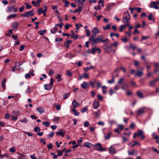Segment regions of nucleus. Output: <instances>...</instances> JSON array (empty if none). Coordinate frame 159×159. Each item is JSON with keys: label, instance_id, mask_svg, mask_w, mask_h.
Here are the masks:
<instances>
[{"label": "nucleus", "instance_id": "nucleus-1", "mask_svg": "<svg viewBox=\"0 0 159 159\" xmlns=\"http://www.w3.org/2000/svg\"><path fill=\"white\" fill-rule=\"evenodd\" d=\"M94 36H91L89 38V40L91 42L92 44H95L97 43L102 42L105 43L108 40V39H103V37L102 36L99 35L96 39H94Z\"/></svg>", "mask_w": 159, "mask_h": 159}, {"label": "nucleus", "instance_id": "nucleus-2", "mask_svg": "<svg viewBox=\"0 0 159 159\" xmlns=\"http://www.w3.org/2000/svg\"><path fill=\"white\" fill-rule=\"evenodd\" d=\"M139 136H141L140 139L141 140H143L145 138V136L144 134L143 131L138 130L137 133H134L133 138L135 139L136 137H139Z\"/></svg>", "mask_w": 159, "mask_h": 159}, {"label": "nucleus", "instance_id": "nucleus-3", "mask_svg": "<svg viewBox=\"0 0 159 159\" xmlns=\"http://www.w3.org/2000/svg\"><path fill=\"white\" fill-rule=\"evenodd\" d=\"M130 15L128 11L125 12L123 15V19L124 20L123 22L127 23V25L129 24V21L130 19Z\"/></svg>", "mask_w": 159, "mask_h": 159}, {"label": "nucleus", "instance_id": "nucleus-4", "mask_svg": "<svg viewBox=\"0 0 159 159\" xmlns=\"http://www.w3.org/2000/svg\"><path fill=\"white\" fill-rule=\"evenodd\" d=\"M93 148H95V150L98 151H104L106 150V148H103L101 144L100 143L93 145Z\"/></svg>", "mask_w": 159, "mask_h": 159}, {"label": "nucleus", "instance_id": "nucleus-5", "mask_svg": "<svg viewBox=\"0 0 159 159\" xmlns=\"http://www.w3.org/2000/svg\"><path fill=\"white\" fill-rule=\"evenodd\" d=\"M50 84H45L44 85V89L45 90H49L52 89V85L53 84V82H54V79L52 78H51L50 79Z\"/></svg>", "mask_w": 159, "mask_h": 159}, {"label": "nucleus", "instance_id": "nucleus-6", "mask_svg": "<svg viewBox=\"0 0 159 159\" xmlns=\"http://www.w3.org/2000/svg\"><path fill=\"white\" fill-rule=\"evenodd\" d=\"M104 49L105 52L107 53H109L111 52H114L115 50H114L112 48L111 46H108L107 45H103Z\"/></svg>", "mask_w": 159, "mask_h": 159}, {"label": "nucleus", "instance_id": "nucleus-7", "mask_svg": "<svg viewBox=\"0 0 159 159\" xmlns=\"http://www.w3.org/2000/svg\"><path fill=\"white\" fill-rule=\"evenodd\" d=\"M159 4V1L152 2L151 3L150 7L154 9H159V7L158 6Z\"/></svg>", "mask_w": 159, "mask_h": 159}, {"label": "nucleus", "instance_id": "nucleus-8", "mask_svg": "<svg viewBox=\"0 0 159 159\" xmlns=\"http://www.w3.org/2000/svg\"><path fill=\"white\" fill-rule=\"evenodd\" d=\"M33 11L32 10L25 12L22 14V16L24 17H29L33 16Z\"/></svg>", "mask_w": 159, "mask_h": 159}, {"label": "nucleus", "instance_id": "nucleus-9", "mask_svg": "<svg viewBox=\"0 0 159 159\" xmlns=\"http://www.w3.org/2000/svg\"><path fill=\"white\" fill-rule=\"evenodd\" d=\"M44 9L43 10L42 8H40L37 11V12L39 14H41L42 13H45L47 11V7L46 6L44 7Z\"/></svg>", "mask_w": 159, "mask_h": 159}, {"label": "nucleus", "instance_id": "nucleus-10", "mask_svg": "<svg viewBox=\"0 0 159 159\" xmlns=\"http://www.w3.org/2000/svg\"><path fill=\"white\" fill-rule=\"evenodd\" d=\"M109 153L111 154H115L116 153V148L113 147V145L109 148Z\"/></svg>", "mask_w": 159, "mask_h": 159}, {"label": "nucleus", "instance_id": "nucleus-11", "mask_svg": "<svg viewBox=\"0 0 159 159\" xmlns=\"http://www.w3.org/2000/svg\"><path fill=\"white\" fill-rule=\"evenodd\" d=\"M100 105L99 102L97 101H95L93 103V108L95 109H97Z\"/></svg>", "mask_w": 159, "mask_h": 159}, {"label": "nucleus", "instance_id": "nucleus-12", "mask_svg": "<svg viewBox=\"0 0 159 159\" xmlns=\"http://www.w3.org/2000/svg\"><path fill=\"white\" fill-rule=\"evenodd\" d=\"M73 108L78 107L80 106L79 103L77 102L75 99H74L72 101V104Z\"/></svg>", "mask_w": 159, "mask_h": 159}, {"label": "nucleus", "instance_id": "nucleus-13", "mask_svg": "<svg viewBox=\"0 0 159 159\" xmlns=\"http://www.w3.org/2000/svg\"><path fill=\"white\" fill-rule=\"evenodd\" d=\"M84 146L88 148H93V144L88 142H85L84 143Z\"/></svg>", "mask_w": 159, "mask_h": 159}, {"label": "nucleus", "instance_id": "nucleus-14", "mask_svg": "<svg viewBox=\"0 0 159 159\" xmlns=\"http://www.w3.org/2000/svg\"><path fill=\"white\" fill-rule=\"evenodd\" d=\"M81 86L83 89H86L89 86L87 82L84 81L82 84H81Z\"/></svg>", "mask_w": 159, "mask_h": 159}, {"label": "nucleus", "instance_id": "nucleus-15", "mask_svg": "<svg viewBox=\"0 0 159 159\" xmlns=\"http://www.w3.org/2000/svg\"><path fill=\"white\" fill-rule=\"evenodd\" d=\"M56 134L57 135H61L62 137H63L65 134V132L61 129H59L58 132L56 133Z\"/></svg>", "mask_w": 159, "mask_h": 159}, {"label": "nucleus", "instance_id": "nucleus-16", "mask_svg": "<svg viewBox=\"0 0 159 159\" xmlns=\"http://www.w3.org/2000/svg\"><path fill=\"white\" fill-rule=\"evenodd\" d=\"M37 111L40 114L43 113L45 111V110L42 107H39L36 108Z\"/></svg>", "mask_w": 159, "mask_h": 159}, {"label": "nucleus", "instance_id": "nucleus-17", "mask_svg": "<svg viewBox=\"0 0 159 159\" xmlns=\"http://www.w3.org/2000/svg\"><path fill=\"white\" fill-rule=\"evenodd\" d=\"M144 113L145 111L142 108L139 109L137 112L138 115L139 116H141Z\"/></svg>", "mask_w": 159, "mask_h": 159}, {"label": "nucleus", "instance_id": "nucleus-18", "mask_svg": "<svg viewBox=\"0 0 159 159\" xmlns=\"http://www.w3.org/2000/svg\"><path fill=\"white\" fill-rule=\"evenodd\" d=\"M72 42V41L71 40H68L66 42L64 43V45L67 48H69V45L71 44Z\"/></svg>", "mask_w": 159, "mask_h": 159}, {"label": "nucleus", "instance_id": "nucleus-19", "mask_svg": "<svg viewBox=\"0 0 159 159\" xmlns=\"http://www.w3.org/2000/svg\"><path fill=\"white\" fill-rule=\"evenodd\" d=\"M18 25V23L17 22H13L12 24V28L13 29H17Z\"/></svg>", "mask_w": 159, "mask_h": 159}, {"label": "nucleus", "instance_id": "nucleus-20", "mask_svg": "<svg viewBox=\"0 0 159 159\" xmlns=\"http://www.w3.org/2000/svg\"><path fill=\"white\" fill-rule=\"evenodd\" d=\"M56 79H57V82H59L61 81L62 79L61 75L60 74H57L56 77Z\"/></svg>", "mask_w": 159, "mask_h": 159}, {"label": "nucleus", "instance_id": "nucleus-21", "mask_svg": "<svg viewBox=\"0 0 159 159\" xmlns=\"http://www.w3.org/2000/svg\"><path fill=\"white\" fill-rule=\"evenodd\" d=\"M82 6H80L79 5L78 9H76L74 11H73V13H75L77 11H79V13L82 11L81 9L82 8Z\"/></svg>", "mask_w": 159, "mask_h": 159}, {"label": "nucleus", "instance_id": "nucleus-22", "mask_svg": "<svg viewBox=\"0 0 159 159\" xmlns=\"http://www.w3.org/2000/svg\"><path fill=\"white\" fill-rule=\"evenodd\" d=\"M137 94L138 96L140 98H143V93L139 91H138L137 92Z\"/></svg>", "mask_w": 159, "mask_h": 159}, {"label": "nucleus", "instance_id": "nucleus-23", "mask_svg": "<svg viewBox=\"0 0 159 159\" xmlns=\"http://www.w3.org/2000/svg\"><path fill=\"white\" fill-rule=\"evenodd\" d=\"M148 18L150 20H152L153 21H155L154 16L151 13H150L148 17Z\"/></svg>", "mask_w": 159, "mask_h": 159}, {"label": "nucleus", "instance_id": "nucleus-24", "mask_svg": "<svg viewBox=\"0 0 159 159\" xmlns=\"http://www.w3.org/2000/svg\"><path fill=\"white\" fill-rule=\"evenodd\" d=\"M111 134V132L110 131L108 132L107 135L105 136V139L106 140L110 138Z\"/></svg>", "mask_w": 159, "mask_h": 159}, {"label": "nucleus", "instance_id": "nucleus-25", "mask_svg": "<svg viewBox=\"0 0 159 159\" xmlns=\"http://www.w3.org/2000/svg\"><path fill=\"white\" fill-rule=\"evenodd\" d=\"M71 110L74 112V115L78 116L79 115V112H77L75 108H73L71 109Z\"/></svg>", "mask_w": 159, "mask_h": 159}, {"label": "nucleus", "instance_id": "nucleus-26", "mask_svg": "<svg viewBox=\"0 0 159 159\" xmlns=\"http://www.w3.org/2000/svg\"><path fill=\"white\" fill-rule=\"evenodd\" d=\"M71 38H72L75 40L76 39L78 38L77 35H75L73 33V30H72Z\"/></svg>", "mask_w": 159, "mask_h": 159}, {"label": "nucleus", "instance_id": "nucleus-27", "mask_svg": "<svg viewBox=\"0 0 159 159\" xmlns=\"http://www.w3.org/2000/svg\"><path fill=\"white\" fill-rule=\"evenodd\" d=\"M72 55V53L71 52H69L67 53L65 55V57H68L69 59H71V56Z\"/></svg>", "mask_w": 159, "mask_h": 159}, {"label": "nucleus", "instance_id": "nucleus-28", "mask_svg": "<svg viewBox=\"0 0 159 159\" xmlns=\"http://www.w3.org/2000/svg\"><path fill=\"white\" fill-rule=\"evenodd\" d=\"M126 25H122L120 26L119 30H123L124 29H125L126 26H129V25H127V23H126Z\"/></svg>", "mask_w": 159, "mask_h": 159}, {"label": "nucleus", "instance_id": "nucleus-29", "mask_svg": "<svg viewBox=\"0 0 159 159\" xmlns=\"http://www.w3.org/2000/svg\"><path fill=\"white\" fill-rule=\"evenodd\" d=\"M156 83L153 80L150 81L149 82V85L150 87L153 86Z\"/></svg>", "mask_w": 159, "mask_h": 159}, {"label": "nucleus", "instance_id": "nucleus-30", "mask_svg": "<svg viewBox=\"0 0 159 159\" xmlns=\"http://www.w3.org/2000/svg\"><path fill=\"white\" fill-rule=\"evenodd\" d=\"M136 152V151L134 150H132L131 151L129 150L128 151V155H132Z\"/></svg>", "mask_w": 159, "mask_h": 159}, {"label": "nucleus", "instance_id": "nucleus-31", "mask_svg": "<svg viewBox=\"0 0 159 159\" xmlns=\"http://www.w3.org/2000/svg\"><path fill=\"white\" fill-rule=\"evenodd\" d=\"M6 83V79H4L2 83V86L3 88V89H5V88H6V86L5 85V84Z\"/></svg>", "mask_w": 159, "mask_h": 159}, {"label": "nucleus", "instance_id": "nucleus-32", "mask_svg": "<svg viewBox=\"0 0 159 159\" xmlns=\"http://www.w3.org/2000/svg\"><path fill=\"white\" fill-rule=\"evenodd\" d=\"M100 110L99 109L98 111L94 112V116L96 117H98L100 115Z\"/></svg>", "mask_w": 159, "mask_h": 159}, {"label": "nucleus", "instance_id": "nucleus-33", "mask_svg": "<svg viewBox=\"0 0 159 159\" xmlns=\"http://www.w3.org/2000/svg\"><path fill=\"white\" fill-rule=\"evenodd\" d=\"M17 16V15L16 14H11L9 15L7 17V19H9L11 18H13Z\"/></svg>", "mask_w": 159, "mask_h": 159}, {"label": "nucleus", "instance_id": "nucleus-34", "mask_svg": "<svg viewBox=\"0 0 159 159\" xmlns=\"http://www.w3.org/2000/svg\"><path fill=\"white\" fill-rule=\"evenodd\" d=\"M152 135L153 137V138L155 139H157L159 137V136L157 135L155 132L153 133H152Z\"/></svg>", "mask_w": 159, "mask_h": 159}, {"label": "nucleus", "instance_id": "nucleus-35", "mask_svg": "<svg viewBox=\"0 0 159 159\" xmlns=\"http://www.w3.org/2000/svg\"><path fill=\"white\" fill-rule=\"evenodd\" d=\"M70 95V93H65L64 94L63 98L65 99L67 98Z\"/></svg>", "mask_w": 159, "mask_h": 159}, {"label": "nucleus", "instance_id": "nucleus-36", "mask_svg": "<svg viewBox=\"0 0 159 159\" xmlns=\"http://www.w3.org/2000/svg\"><path fill=\"white\" fill-rule=\"evenodd\" d=\"M84 127H88L89 125V122L88 121H85L84 123Z\"/></svg>", "mask_w": 159, "mask_h": 159}, {"label": "nucleus", "instance_id": "nucleus-37", "mask_svg": "<svg viewBox=\"0 0 159 159\" xmlns=\"http://www.w3.org/2000/svg\"><path fill=\"white\" fill-rule=\"evenodd\" d=\"M54 134V133L53 131H51L49 134L48 135V138H50L52 137Z\"/></svg>", "mask_w": 159, "mask_h": 159}, {"label": "nucleus", "instance_id": "nucleus-38", "mask_svg": "<svg viewBox=\"0 0 159 159\" xmlns=\"http://www.w3.org/2000/svg\"><path fill=\"white\" fill-rule=\"evenodd\" d=\"M47 30H39V33L41 35H43L46 33Z\"/></svg>", "mask_w": 159, "mask_h": 159}, {"label": "nucleus", "instance_id": "nucleus-39", "mask_svg": "<svg viewBox=\"0 0 159 159\" xmlns=\"http://www.w3.org/2000/svg\"><path fill=\"white\" fill-rule=\"evenodd\" d=\"M88 110V108L87 107H85L82 108L81 110V111L82 113H83L86 112Z\"/></svg>", "mask_w": 159, "mask_h": 159}, {"label": "nucleus", "instance_id": "nucleus-40", "mask_svg": "<svg viewBox=\"0 0 159 159\" xmlns=\"http://www.w3.org/2000/svg\"><path fill=\"white\" fill-rule=\"evenodd\" d=\"M97 48H94L91 49V51L90 53L93 54H94L97 51Z\"/></svg>", "mask_w": 159, "mask_h": 159}, {"label": "nucleus", "instance_id": "nucleus-41", "mask_svg": "<svg viewBox=\"0 0 159 159\" xmlns=\"http://www.w3.org/2000/svg\"><path fill=\"white\" fill-rule=\"evenodd\" d=\"M110 36L112 37L114 36H116V37H118L119 36V35H118V34H116V33H111V34H110Z\"/></svg>", "mask_w": 159, "mask_h": 159}, {"label": "nucleus", "instance_id": "nucleus-42", "mask_svg": "<svg viewBox=\"0 0 159 159\" xmlns=\"http://www.w3.org/2000/svg\"><path fill=\"white\" fill-rule=\"evenodd\" d=\"M75 26L76 27V28L77 30L79 29L80 28V27H81L83 26L82 24H76L75 25Z\"/></svg>", "mask_w": 159, "mask_h": 159}, {"label": "nucleus", "instance_id": "nucleus-43", "mask_svg": "<svg viewBox=\"0 0 159 159\" xmlns=\"http://www.w3.org/2000/svg\"><path fill=\"white\" fill-rule=\"evenodd\" d=\"M75 2L78 4L79 5L83 6V3L80 0H75Z\"/></svg>", "mask_w": 159, "mask_h": 159}, {"label": "nucleus", "instance_id": "nucleus-44", "mask_svg": "<svg viewBox=\"0 0 159 159\" xmlns=\"http://www.w3.org/2000/svg\"><path fill=\"white\" fill-rule=\"evenodd\" d=\"M42 123L46 127H47L50 125L49 123L47 121H45L43 122Z\"/></svg>", "mask_w": 159, "mask_h": 159}, {"label": "nucleus", "instance_id": "nucleus-45", "mask_svg": "<svg viewBox=\"0 0 159 159\" xmlns=\"http://www.w3.org/2000/svg\"><path fill=\"white\" fill-rule=\"evenodd\" d=\"M143 73L142 71H139L137 72V75H137L138 76H141L143 75Z\"/></svg>", "mask_w": 159, "mask_h": 159}, {"label": "nucleus", "instance_id": "nucleus-46", "mask_svg": "<svg viewBox=\"0 0 159 159\" xmlns=\"http://www.w3.org/2000/svg\"><path fill=\"white\" fill-rule=\"evenodd\" d=\"M124 127V126L122 125H118V129L121 130L123 129Z\"/></svg>", "mask_w": 159, "mask_h": 159}, {"label": "nucleus", "instance_id": "nucleus-47", "mask_svg": "<svg viewBox=\"0 0 159 159\" xmlns=\"http://www.w3.org/2000/svg\"><path fill=\"white\" fill-rule=\"evenodd\" d=\"M47 147L48 149H51L53 148L52 144V143H50L47 145Z\"/></svg>", "mask_w": 159, "mask_h": 159}, {"label": "nucleus", "instance_id": "nucleus-48", "mask_svg": "<svg viewBox=\"0 0 159 159\" xmlns=\"http://www.w3.org/2000/svg\"><path fill=\"white\" fill-rule=\"evenodd\" d=\"M114 77L113 76L112 77V79L111 80H108L107 82L109 84H111L113 83L114 82Z\"/></svg>", "mask_w": 159, "mask_h": 159}, {"label": "nucleus", "instance_id": "nucleus-49", "mask_svg": "<svg viewBox=\"0 0 159 159\" xmlns=\"http://www.w3.org/2000/svg\"><path fill=\"white\" fill-rule=\"evenodd\" d=\"M60 119V118L58 116L55 117L54 118V121L55 122H57Z\"/></svg>", "mask_w": 159, "mask_h": 159}, {"label": "nucleus", "instance_id": "nucleus-50", "mask_svg": "<svg viewBox=\"0 0 159 159\" xmlns=\"http://www.w3.org/2000/svg\"><path fill=\"white\" fill-rule=\"evenodd\" d=\"M14 6H11L10 7L8 8V11L10 12H12L14 8Z\"/></svg>", "mask_w": 159, "mask_h": 159}, {"label": "nucleus", "instance_id": "nucleus-51", "mask_svg": "<svg viewBox=\"0 0 159 159\" xmlns=\"http://www.w3.org/2000/svg\"><path fill=\"white\" fill-rule=\"evenodd\" d=\"M9 151L11 152H14L16 151L15 148L14 147H12L9 149Z\"/></svg>", "mask_w": 159, "mask_h": 159}, {"label": "nucleus", "instance_id": "nucleus-52", "mask_svg": "<svg viewBox=\"0 0 159 159\" xmlns=\"http://www.w3.org/2000/svg\"><path fill=\"white\" fill-rule=\"evenodd\" d=\"M19 114V112L17 111H14L12 113V115L15 116H17Z\"/></svg>", "mask_w": 159, "mask_h": 159}, {"label": "nucleus", "instance_id": "nucleus-53", "mask_svg": "<svg viewBox=\"0 0 159 159\" xmlns=\"http://www.w3.org/2000/svg\"><path fill=\"white\" fill-rule=\"evenodd\" d=\"M34 130L36 132H39L40 131V129L39 127H36L34 128Z\"/></svg>", "mask_w": 159, "mask_h": 159}, {"label": "nucleus", "instance_id": "nucleus-54", "mask_svg": "<svg viewBox=\"0 0 159 159\" xmlns=\"http://www.w3.org/2000/svg\"><path fill=\"white\" fill-rule=\"evenodd\" d=\"M99 30H92V33L94 34V35L93 36H95L97 34L99 33Z\"/></svg>", "mask_w": 159, "mask_h": 159}, {"label": "nucleus", "instance_id": "nucleus-55", "mask_svg": "<svg viewBox=\"0 0 159 159\" xmlns=\"http://www.w3.org/2000/svg\"><path fill=\"white\" fill-rule=\"evenodd\" d=\"M54 74V71L53 70L51 69L50 70L48 75H49L52 76Z\"/></svg>", "mask_w": 159, "mask_h": 159}, {"label": "nucleus", "instance_id": "nucleus-56", "mask_svg": "<svg viewBox=\"0 0 159 159\" xmlns=\"http://www.w3.org/2000/svg\"><path fill=\"white\" fill-rule=\"evenodd\" d=\"M121 137L123 139V142H126L128 140V139L125 138V137L122 136Z\"/></svg>", "mask_w": 159, "mask_h": 159}, {"label": "nucleus", "instance_id": "nucleus-57", "mask_svg": "<svg viewBox=\"0 0 159 159\" xmlns=\"http://www.w3.org/2000/svg\"><path fill=\"white\" fill-rule=\"evenodd\" d=\"M64 3H65V7H68L69 5L70 4V2L66 0L64 1Z\"/></svg>", "mask_w": 159, "mask_h": 159}, {"label": "nucleus", "instance_id": "nucleus-58", "mask_svg": "<svg viewBox=\"0 0 159 159\" xmlns=\"http://www.w3.org/2000/svg\"><path fill=\"white\" fill-rule=\"evenodd\" d=\"M118 45V43L117 42H115L114 43H112L111 44V46L112 47V46H115L116 47Z\"/></svg>", "mask_w": 159, "mask_h": 159}, {"label": "nucleus", "instance_id": "nucleus-59", "mask_svg": "<svg viewBox=\"0 0 159 159\" xmlns=\"http://www.w3.org/2000/svg\"><path fill=\"white\" fill-rule=\"evenodd\" d=\"M124 80V79L123 78H121L119 80L118 82V83L119 84H121Z\"/></svg>", "mask_w": 159, "mask_h": 159}, {"label": "nucleus", "instance_id": "nucleus-60", "mask_svg": "<svg viewBox=\"0 0 159 159\" xmlns=\"http://www.w3.org/2000/svg\"><path fill=\"white\" fill-rule=\"evenodd\" d=\"M27 93H30L31 92V89L29 86H28V88L26 90Z\"/></svg>", "mask_w": 159, "mask_h": 159}, {"label": "nucleus", "instance_id": "nucleus-61", "mask_svg": "<svg viewBox=\"0 0 159 159\" xmlns=\"http://www.w3.org/2000/svg\"><path fill=\"white\" fill-rule=\"evenodd\" d=\"M134 10L139 13L141 11V10L140 8H135Z\"/></svg>", "mask_w": 159, "mask_h": 159}, {"label": "nucleus", "instance_id": "nucleus-62", "mask_svg": "<svg viewBox=\"0 0 159 159\" xmlns=\"http://www.w3.org/2000/svg\"><path fill=\"white\" fill-rule=\"evenodd\" d=\"M18 119V118L16 117V116H15L12 115V119L11 120H14L15 121L16 120Z\"/></svg>", "mask_w": 159, "mask_h": 159}, {"label": "nucleus", "instance_id": "nucleus-63", "mask_svg": "<svg viewBox=\"0 0 159 159\" xmlns=\"http://www.w3.org/2000/svg\"><path fill=\"white\" fill-rule=\"evenodd\" d=\"M83 76L84 78H89V74L86 73H85L83 74Z\"/></svg>", "mask_w": 159, "mask_h": 159}, {"label": "nucleus", "instance_id": "nucleus-64", "mask_svg": "<svg viewBox=\"0 0 159 159\" xmlns=\"http://www.w3.org/2000/svg\"><path fill=\"white\" fill-rule=\"evenodd\" d=\"M97 98L99 100H102L103 99V97L99 94H98Z\"/></svg>", "mask_w": 159, "mask_h": 159}]
</instances>
